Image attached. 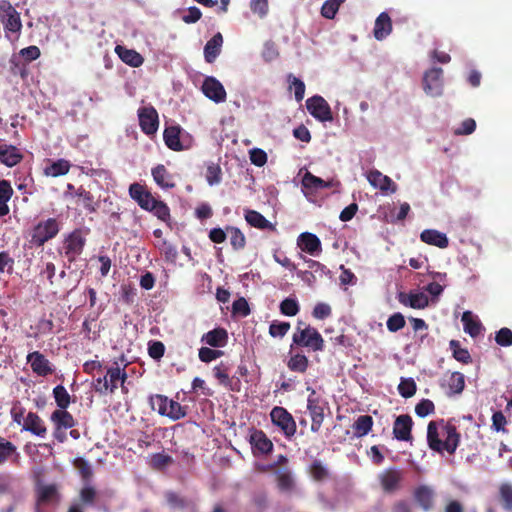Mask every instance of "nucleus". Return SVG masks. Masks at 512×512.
Here are the masks:
<instances>
[{"label":"nucleus","instance_id":"7ed1b4c3","mask_svg":"<svg viewBox=\"0 0 512 512\" xmlns=\"http://www.w3.org/2000/svg\"><path fill=\"white\" fill-rule=\"evenodd\" d=\"M304 347L313 352L323 351L325 342L318 330L310 325H305L303 330L293 333L292 345Z\"/></svg>","mask_w":512,"mask_h":512},{"label":"nucleus","instance_id":"e2e57ef3","mask_svg":"<svg viewBox=\"0 0 512 512\" xmlns=\"http://www.w3.org/2000/svg\"><path fill=\"white\" fill-rule=\"evenodd\" d=\"M495 341L502 347L512 346V330L507 327L501 328L496 332Z\"/></svg>","mask_w":512,"mask_h":512},{"label":"nucleus","instance_id":"6ab92c4d","mask_svg":"<svg viewBox=\"0 0 512 512\" xmlns=\"http://www.w3.org/2000/svg\"><path fill=\"white\" fill-rule=\"evenodd\" d=\"M398 300L402 305L413 309H424L429 304V299L423 292H401L398 294Z\"/></svg>","mask_w":512,"mask_h":512},{"label":"nucleus","instance_id":"09e8293b","mask_svg":"<svg viewBox=\"0 0 512 512\" xmlns=\"http://www.w3.org/2000/svg\"><path fill=\"white\" fill-rule=\"evenodd\" d=\"M187 414L186 407L182 406L179 402L174 400H168V408L166 412V417L171 420H180L184 418Z\"/></svg>","mask_w":512,"mask_h":512},{"label":"nucleus","instance_id":"a211bd4d","mask_svg":"<svg viewBox=\"0 0 512 512\" xmlns=\"http://www.w3.org/2000/svg\"><path fill=\"white\" fill-rule=\"evenodd\" d=\"M367 179L374 188L379 189L383 193H395L397 190V185L392 179L378 170L370 171Z\"/></svg>","mask_w":512,"mask_h":512},{"label":"nucleus","instance_id":"20e7f679","mask_svg":"<svg viewBox=\"0 0 512 512\" xmlns=\"http://www.w3.org/2000/svg\"><path fill=\"white\" fill-rule=\"evenodd\" d=\"M307 391L310 392L307 398V410L312 420L311 431L316 433L323 424L324 408L327 403L316 393L315 389L307 387Z\"/></svg>","mask_w":512,"mask_h":512},{"label":"nucleus","instance_id":"052dcab7","mask_svg":"<svg viewBox=\"0 0 512 512\" xmlns=\"http://www.w3.org/2000/svg\"><path fill=\"white\" fill-rule=\"evenodd\" d=\"M74 467L79 471L83 480H89L93 476V471L89 462L83 458H76L73 462Z\"/></svg>","mask_w":512,"mask_h":512},{"label":"nucleus","instance_id":"6e6552de","mask_svg":"<svg viewBox=\"0 0 512 512\" xmlns=\"http://www.w3.org/2000/svg\"><path fill=\"white\" fill-rule=\"evenodd\" d=\"M308 112L320 122L333 121V114L328 102L320 95H314L306 100Z\"/></svg>","mask_w":512,"mask_h":512},{"label":"nucleus","instance_id":"f704fd0d","mask_svg":"<svg viewBox=\"0 0 512 512\" xmlns=\"http://www.w3.org/2000/svg\"><path fill=\"white\" fill-rule=\"evenodd\" d=\"M277 487L281 492H292L295 489V480L290 470H278L275 473Z\"/></svg>","mask_w":512,"mask_h":512},{"label":"nucleus","instance_id":"58836bf2","mask_svg":"<svg viewBox=\"0 0 512 512\" xmlns=\"http://www.w3.org/2000/svg\"><path fill=\"white\" fill-rule=\"evenodd\" d=\"M287 367L292 372L304 374L309 367V360L304 354L296 353L288 359Z\"/></svg>","mask_w":512,"mask_h":512},{"label":"nucleus","instance_id":"4be33fe9","mask_svg":"<svg viewBox=\"0 0 512 512\" xmlns=\"http://www.w3.org/2000/svg\"><path fill=\"white\" fill-rule=\"evenodd\" d=\"M250 444L254 453L268 454L273 449V443L262 430H254L250 435Z\"/></svg>","mask_w":512,"mask_h":512},{"label":"nucleus","instance_id":"ddd939ff","mask_svg":"<svg viewBox=\"0 0 512 512\" xmlns=\"http://www.w3.org/2000/svg\"><path fill=\"white\" fill-rule=\"evenodd\" d=\"M32 371L38 376H47L53 373L50 361L39 351L31 352L26 357Z\"/></svg>","mask_w":512,"mask_h":512},{"label":"nucleus","instance_id":"de8ad7c7","mask_svg":"<svg viewBox=\"0 0 512 512\" xmlns=\"http://www.w3.org/2000/svg\"><path fill=\"white\" fill-rule=\"evenodd\" d=\"M168 400L164 395L155 394L149 397V404L152 410L157 411L161 416H166Z\"/></svg>","mask_w":512,"mask_h":512},{"label":"nucleus","instance_id":"864d4df0","mask_svg":"<svg viewBox=\"0 0 512 512\" xmlns=\"http://www.w3.org/2000/svg\"><path fill=\"white\" fill-rule=\"evenodd\" d=\"M299 310H300L299 304H298L297 300L294 298H290V297L285 298L280 303V312L285 316H289V317L295 316L298 314Z\"/></svg>","mask_w":512,"mask_h":512},{"label":"nucleus","instance_id":"f3484780","mask_svg":"<svg viewBox=\"0 0 512 512\" xmlns=\"http://www.w3.org/2000/svg\"><path fill=\"white\" fill-rule=\"evenodd\" d=\"M230 370V365L222 361L213 368V375L220 385L231 391H239V380L234 381L229 376Z\"/></svg>","mask_w":512,"mask_h":512},{"label":"nucleus","instance_id":"a19ab883","mask_svg":"<svg viewBox=\"0 0 512 512\" xmlns=\"http://www.w3.org/2000/svg\"><path fill=\"white\" fill-rule=\"evenodd\" d=\"M309 474L316 482H323L330 477L328 468L320 460H314L311 463Z\"/></svg>","mask_w":512,"mask_h":512},{"label":"nucleus","instance_id":"4d7b16f0","mask_svg":"<svg viewBox=\"0 0 512 512\" xmlns=\"http://www.w3.org/2000/svg\"><path fill=\"white\" fill-rule=\"evenodd\" d=\"M223 355L224 351L209 347H201L198 352L199 359L204 363L212 362Z\"/></svg>","mask_w":512,"mask_h":512},{"label":"nucleus","instance_id":"bf43d9fd","mask_svg":"<svg viewBox=\"0 0 512 512\" xmlns=\"http://www.w3.org/2000/svg\"><path fill=\"white\" fill-rule=\"evenodd\" d=\"M173 462L171 456L164 453H155L151 456L150 464L154 469L161 470Z\"/></svg>","mask_w":512,"mask_h":512},{"label":"nucleus","instance_id":"a878e982","mask_svg":"<svg viewBox=\"0 0 512 512\" xmlns=\"http://www.w3.org/2000/svg\"><path fill=\"white\" fill-rule=\"evenodd\" d=\"M50 419L55 425L56 431L70 429L76 425L74 417L66 409L53 411Z\"/></svg>","mask_w":512,"mask_h":512},{"label":"nucleus","instance_id":"680f3d73","mask_svg":"<svg viewBox=\"0 0 512 512\" xmlns=\"http://www.w3.org/2000/svg\"><path fill=\"white\" fill-rule=\"evenodd\" d=\"M405 324H406L405 318L399 312L391 315L386 322L387 329L390 332H397V331L401 330L402 328H404Z\"/></svg>","mask_w":512,"mask_h":512},{"label":"nucleus","instance_id":"dca6fc26","mask_svg":"<svg viewBox=\"0 0 512 512\" xmlns=\"http://www.w3.org/2000/svg\"><path fill=\"white\" fill-rule=\"evenodd\" d=\"M413 420L410 415L403 414L396 417L393 425V435L397 440L410 441L412 440L411 430Z\"/></svg>","mask_w":512,"mask_h":512},{"label":"nucleus","instance_id":"79ce46f5","mask_svg":"<svg viewBox=\"0 0 512 512\" xmlns=\"http://www.w3.org/2000/svg\"><path fill=\"white\" fill-rule=\"evenodd\" d=\"M53 397L59 409H67L71 403V397L63 385L53 388Z\"/></svg>","mask_w":512,"mask_h":512},{"label":"nucleus","instance_id":"c9c22d12","mask_svg":"<svg viewBox=\"0 0 512 512\" xmlns=\"http://www.w3.org/2000/svg\"><path fill=\"white\" fill-rule=\"evenodd\" d=\"M71 168V163L66 159L52 161L44 168V174L49 177H59L66 175Z\"/></svg>","mask_w":512,"mask_h":512},{"label":"nucleus","instance_id":"2f4dec72","mask_svg":"<svg viewBox=\"0 0 512 512\" xmlns=\"http://www.w3.org/2000/svg\"><path fill=\"white\" fill-rule=\"evenodd\" d=\"M245 220L247 223L255 228L262 230L275 231L276 227L270 221H268L261 213L255 210H247L245 213Z\"/></svg>","mask_w":512,"mask_h":512},{"label":"nucleus","instance_id":"ea45409f","mask_svg":"<svg viewBox=\"0 0 512 512\" xmlns=\"http://www.w3.org/2000/svg\"><path fill=\"white\" fill-rule=\"evenodd\" d=\"M226 231L230 238V244L236 251L242 250L246 246V238L242 231L234 226H227Z\"/></svg>","mask_w":512,"mask_h":512},{"label":"nucleus","instance_id":"3c124183","mask_svg":"<svg viewBox=\"0 0 512 512\" xmlns=\"http://www.w3.org/2000/svg\"><path fill=\"white\" fill-rule=\"evenodd\" d=\"M344 2L345 0H326L321 7V15L326 19H334Z\"/></svg>","mask_w":512,"mask_h":512},{"label":"nucleus","instance_id":"bb28decb","mask_svg":"<svg viewBox=\"0 0 512 512\" xmlns=\"http://www.w3.org/2000/svg\"><path fill=\"white\" fill-rule=\"evenodd\" d=\"M420 239L426 244L433 245L441 249H444L449 245V240L446 234L434 229H426L422 231Z\"/></svg>","mask_w":512,"mask_h":512},{"label":"nucleus","instance_id":"393cba45","mask_svg":"<svg viewBox=\"0 0 512 512\" xmlns=\"http://www.w3.org/2000/svg\"><path fill=\"white\" fill-rule=\"evenodd\" d=\"M392 32V21L387 12H382L375 20L373 35L375 39L384 40Z\"/></svg>","mask_w":512,"mask_h":512},{"label":"nucleus","instance_id":"a18cd8bd","mask_svg":"<svg viewBox=\"0 0 512 512\" xmlns=\"http://www.w3.org/2000/svg\"><path fill=\"white\" fill-rule=\"evenodd\" d=\"M2 23L7 33H19L22 29L20 13L17 10H14V12L9 14L8 17L2 21Z\"/></svg>","mask_w":512,"mask_h":512},{"label":"nucleus","instance_id":"aec40b11","mask_svg":"<svg viewBox=\"0 0 512 512\" xmlns=\"http://www.w3.org/2000/svg\"><path fill=\"white\" fill-rule=\"evenodd\" d=\"M23 159L21 151L14 145L0 144V163L14 167Z\"/></svg>","mask_w":512,"mask_h":512},{"label":"nucleus","instance_id":"412c9836","mask_svg":"<svg viewBox=\"0 0 512 512\" xmlns=\"http://www.w3.org/2000/svg\"><path fill=\"white\" fill-rule=\"evenodd\" d=\"M201 342L215 348L224 347L228 342V332L222 327L214 328L202 335Z\"/></svg>","mask_w":512,"mask_h":512},{"label":"nucleus","instance_id":"603ef678","mask_svg":"<svg viewBox=\"0 0 512 512\" xmlns=\"http://www.w3.org/2000/svg\"><path fill=\"white\" fill-rule=\"evenodd\" d=\"M16 446L0 436V465L6 462L13 454H16Z\"/></svg>","mask_w":512,"mask_h":512},{"label":"nucleus","instance_id":"9b49d317","mask_svg":"<svg viewBox=\"0 0 512 512\" xmlns=\"http://www.w3.org/2000/svg\"><path fill=\"white\" fill-rule=\"evenodd\" d=\"M85 243L86 240L80 230H74L65 238L63 248L69 262H74L83 252Z\"/></svg>","mask_w":512,"mask_h":512},{"label":"nucleus","instance_id":"7c9ffc66","mask_svg":"<svg viewBox=\"0 0 512 512\" xmlns=\"http://www.w3.org/2000/svg\"><path fill=\"white\" fill-rule=\"evenodd\" d=\"M115 367H109L107 369L106 375L108 379V386L110 388V394H113L115 390L118 388V383H121L122 388H124V382L127 379V373L125 368L121 369L117 363H115Z\"/></svg>","mask_w":512,"mask_h":512},{"label":"nucleus","instance_id":"4c0bfd02","mask_svg":"<svg viewBox=\"0 0 512 512\" xmlns=\"http://www.w3.org/2000/svg\"><path fill=\"white\" fill-rule=\"evenodd\" d=\"M373 423L370 415L359 416L352 425L354 436L357 438L366 436L372 430Z\"/></svg>","mask_w":512,"mask_h":512},{"label":"nucleus","instance_id":"72a5a7b5","mask_svg":"<svg viewBox=\"0 0 512 512\" xmlns=\"http://www.w3.org/2000/svg\"><path fill=\"white\" fill-rule=\"evenodd\" d=\"M464 331L469 334L472 338H476L482 332V324L476 319L470 311H465L461 319Z\"/></svg>","mask_w":512,"mask_h":512},{"label":"nucleus","instance_id":"c85d7f7f","mask_svg":"<svg viewBox=\"0 0 512 512\" xmlns=\"http://www.w3.org/2000/svg\"><path fill=\"white\" fill-rule=\"evenodd\" d=\"M151 174L158 186L164 189H171L175 187L173 176L169 173L164 165L158 164L152 168Z\"/></svg>","mask_w":512,"mask_h":512},{"label":"nucleus","instance_id":"9d476101","mask_svg":"<svg viewBox=\"0 0 512 512\" xmlns=\"http://www.w3.org/2000/svg\"><path fill=\"white\" fill-rule=\"evenodd\" d=\"M378 480L384 493L393 494L401 488L403 472L395 467L388 468L378 475Z\"/></svg>","mask_w":512,"mask_h":512},{"label":"nucleus","instance_id":"774afa93","mask_svg":"<svg viewBox=\"0 0 512 512\" xmlns=\"http://www.w3.org/2000/svg\"><path fill=\"white\" fill-rule=\"evenodd\" d=\"M434 410V403L429 399H422L415 407V413L419 417H425L429 414H432Z\"/></svg>","mask_w":512,"mask_h":512},{"label":"nucleus","instance_id":"1a4fd4ad","mask_svg":"<svg viewBox=\"0 0 512 512\" xmlns=\"http://www.w3.org/2000/svg\"><path fill=\"white\" fill-rule=\"evenodd\" d=\"M137 113L141 131L147 136L154 135L159 127L157 110L152 105H148L140 107Z\"/></svg>","mask_w":512,"mask_h":512},{"label":"nucleus","instance_id":"8fccbe9b","mask_svg":"<svg viewBox=\"0 0 512 512\" xmlns=\"http://www.w3.org/2000/svg\"><path fill=\"white\" fill-rule=\"evenodd\" d=\"M449 345H450V349L453 352V357L457 361L464 363V364H468L471 362V356H470L469 351L465 348H462L460 346L459 341L451 340Z\"/></svg>","mask_w":512,"mask_h":512},{"label":"nucleus","instance_id":"0e129e2a","mask_svg":"<svg viewBox=\"0 0 512 512\" xmlns=\"http://www.w3.org/2000/svg\"><path fill=\"white\" fill-rule=\"evenodd\" d=\"M165 499L168 505L172 508L185 509L188 506L187 501L173 491L166 492Z\"/></svg>","mask_w":512,"mask_h":512},{"label":"nucleus","instance_id":"5701e85b","mask_svg":"<svg viewBox=\"0 0 512 512\" xmlns=\"http://www.w3.org/2000/svg\"><path fill=\"white\" fill-rule=\"evenodd\" d=\"M115 53L118 55L121 61L133 68L140 67L144 62V58L140 53L134 49H128L122 45H117L115 47Z\"/></svg>","mask_w":512,"mask_h":512},{"label":"nucleus","instance_id":"c03bdc74","mask_svg":"<svg viewBox=\"0 0 512 512\" xmlns=\"http://www.w3.org/2000/svg\"><path fill=\"white\" fill-rule=\"evenodd\" d=\"M499 499L503 509L512 512V484L502 483L499 486Z\"/></svg>","mask_w":512,"mask_h":512},{"label":"nucleus","instance_id":"e433bc0d","mask_svg":"<svg viewBox=\"0 0 512 512\" xmlns=\"http://www.w3.org/2000/svg\"><path fill=\"white\" fill-rule=\"evenodd\" d=\"M75 197L78 198L77 203L82 205L89 213L97 211V203L94 201V196L90 191H87L83 186H80L75 191Z\"/></svg>","mask_w":512,"mask_h":512},{"label":"nucleus","instance_id":"338daca9","mask_svg":"<svg viewBox=\"0 0 512 512\" xmlns=\"http://www.w3.org/2000/svg\"><path fill=\"white\" fill-rule=\"evenodd\" d=\"M232 313L246 317L250 314V307L247 300L243 297L238 298L232 304Z\"/></svg>","mask_w":512,"mask_h":512},{"label":"nucleus","instance_id":"49530a36","mask_svg":"<svg viewBox=\"0 0 512 512\" xmlns=\"http://www.w3.org/2000/svg\"><path fill=\"white\" fill-rule=\"evenodd\" d=\"M98 493L91 485H86L79 492L80 504L84 506H93L96 503Z\"/></svg>","mask_w":512,"mask_h":512},{"label":"nucleus","instance_id":"5fc2aeb1","mask_svg":"<svg viewBox=\"0 0 512 512\" xmlns=\"http://www.w3.org/2000/svg\"><path fill=\"white\" fill-rule=\"evenodd\" d=\"M448 386L452 393L460 394L465 387L464 375L460 372H453L449 378Z\"/></svg>","mask_w":512,"mask_h":512},{"label":"nucleus","instance_id":"cd10ccee","mask_svg":"<svg viewBox=\"0 0 512 512\" xmlns=\"http://www.w3.org/2000/svg\"><path fill=\"white\" fill-rule=\"evenodd\" d=\"M223 36L217 32L204 47V58L207 63H213L221 53Z\"/></svg>","mask_w":512,"mask_h":512},{"label":"nucleus","instance_id":"f8f14e48","mask_svg":"<svg viewBox=\"0 0 512 512\" xmlns=\"http://www.w3.org/2000/svg\"><path fill=\"white\" fill-rule=\"evenodd\" d=\"M436 493L428 485H419L413 491L415 502L424 512H429L434 508Z\"/></svg>","mask_w":512,"mask_h":512},{"label":"nucleus","instance_id":"473e14b6","mask_svg":"<svg viewBox=\"0 0 512 512\" xmlns=\"http://www.w3.org/2000/svg\"><path fill=\"white\" fill-rule=\"evenodd\" d=\"M59 494L55 485H44L37 490V507L57 502Z\"/></svg>","mask_w":512,"mask_h":512},{"label":"nucleus","instance_id":"2eb2a0df","mask_svg":"<svg viewBox=\"0 0 512 512\" xmlns=\"http://www.w3.org/2000/svg\"><path fill=\"white\" fill-rule=\"evenodd\" d=\"M202 91L207 98L216 103L226 100V91L223 85L214 77H207L204 80Z\"/></svg>","mask_w":512,"mask_h":512},{"label":"nucleus","instance_id":"37998d69","mask_svg":"<svg viewBox=\"0 0 512 512\" xmlns=\"http://www.w3.org/2000/svg\"><path fill=\"white\" fill-rule=\"evenodd\" d=\"M301 184L303 190L316 192L321 190V185H323V179L313 175L309 171H306V173L302 177Z\"/></svg>","mask_w":512,"mask_h":512},{"label":"nucleus","instance_id":"c756f323","mask_svg":"<svg viewBox=\"0 0 512 512\" xmlns=\"http://www.w3.org/2000/svg\"><path fill=\"white\" fill-rule=\"evenodd\" d=\"M23 428L24 430L40 437H44L47 432L43 420L34 412H29L27 414Z\"/></svg>","mask_w":512,"mask_h":512},{"label":"nucleus","instance_id":"0eeeda50","mask_svg":"<svg viewBox=\"0 0 512 512\" xmlns=\"http://www.w3.org/2000/svg\"><path fill=\"white\" fill-rule=\"evenodd\" d=\"M424 92L430 97H440L443 94V69L433 67L427 70L422 79Z\"/></svg>","mask_w":512,"mask_h":512},{"label":"nucleus","instance_id":"69168bd1","mask_svg":"<svg viewBox=\"0 0 512 512\" xmlns=\"http://www.w3.org/2000/svg\"><path fill=\"white\" fill-rule=\"evenodd\" d=\"M288 81L290 82V87L294 88L295 99L298 102L302 101L304 98V94H305L304 82L302 80H300L299 78L293 76L292 74H290L288 76Z\"/></svg>","mask_w":512,"mask_h":512},{"label":"nucleus","instance_id":"39448f33","mask_svg":"<svg viewBox=\"0 0 512 512\" xmlns=\"http://www.w3.org/2000/svg\"><path fill=\"white\" fill-rule=\"evenodd\" d=\"M271 422L277 426L287 439H291L297 430L296 422L284 407L275 406L270 412Z\"/></svg>","mask_w":512,"mask_h":512},{"label":"nucleus","instance_id":"6e6d98bb","mask_svg":"<svg viewBox=\"0 0 512 512\" xmlns=\"http://www.w3.org/2000/svg\"><path fill=\"white\" fill-rule=\"evenodd\" d=\"M417 386L412 378L402 379L398 385L399 394L404 398H410L415 395Z\"/></svg>","mask_w":512,"mask_h":512},{"label":"nucleus","instance_id":"4468645a","mask_svg":"<svg viewBox=\"0 0 512 512\" xmlns=\"http://www.w3.org/2000/svg\"><path fill=\"white\" fill-rule=\"evenodd\" d=\"M181 133L182 128L179 125L168 126L164 129L163 140L170 150L179 152L188 149L189 146L181 140Z\"/></svg>","mask_w":512,"mask_h":512},{"label":"nucleus","instance_id":"b1692460","mask_svg":"<svg viewBox=\"0 0 512 512\" xmlns=\"http://www.w3.org/2000/svg\"><path fill=\"white\" fill-rule=\"evenodd\" d=\"M300 249L310 255H316L321 252L320 239L313 233L304 232L298 238Z\"/></svg>","mask_w":512,"mask_h":512},{"label":"nucleus","instance_id":"f03ea898","mask_svg":"<svg viewBox=\"0 0 512 512\" xmlns=\"http://www.w3.org/2000/svg\"><path fill=\"white\" fill-rule=\"evenodd\" d=\"M130 197L143 209L152 212L159 220L168 222L171 218L168 205L156 199L142 184L133 183L129 187Z\"/></svg>","mask_w":512,"mask_h":512},{"label":"nucleus","instance_id":"13d9d810","mask_svg":"<svg viewBox=\"0 0 512 512\" xmlns=\"http://www.w3.org/2000/svg\"><path fill=\"white\" fill-rule=\"evenodd\" d=\"M290 329L289 322L273 321L269 326V334L273 338H283Z\"/></svg>","mask_w":512,"mask_h":512},{"label":"nucleus","instance_id":"423d86ee","mask_svg":"<svg viewBox=\"0 0 512 512\" xmlns=\"http://www.w3.org/2000/svg\"><path fill=\"white\" fill-rule=\"evenodd\" d=\"M59 232V224L55 218H49L39 222L31 234V242L36 246H42L54 238Z\"/></svg>","mask_w":512,"mask_h":512},{"label":"nucleus","instance_id":"f257e3e1","mask_svg":"<svg viewBox=\"0 0 512 512\" xmlns=\"http://www.w3.org/2000/svg\"><path fill=\"white\" fill-rule=\"evenodd\" d=\"M460 433L455 425L444 420L430 421L427 426V443L431 450L438 453L454 454L460 443Z\"/></svg>","mask_w":512,"mask_h":512}]
</instances>
